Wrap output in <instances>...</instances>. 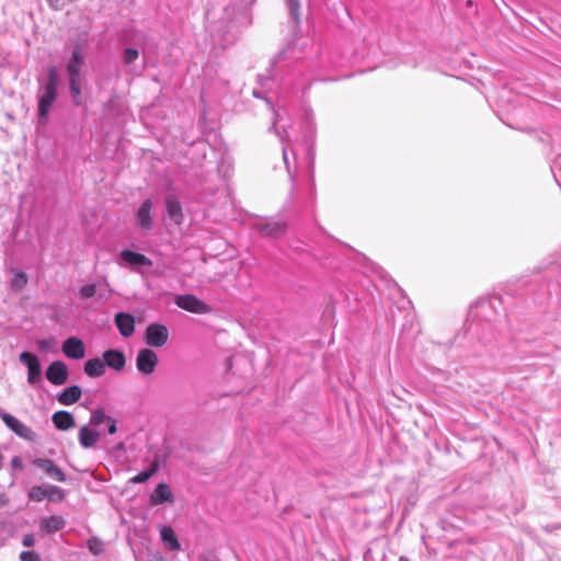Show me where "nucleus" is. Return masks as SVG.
Here are the masks:
<instances>
[{"label": "nucleus", "instance_id": "11", "mask_svg": "<svg viewBox=\"0 0 561 561\" xmlns=\"http://www.w3.org/2000/svg\"><path fill=\"white\" fill-rule=\"evenodd\" d=\"M61 351L70 359H81L85 356V345L77 336H70L62 343Z\"/></svg>", "mask_w": 561, "mask_h": 561}, {"label": "nucleus", "instance_id": "36", "mask_svg": "<svg viewBox=\"0 0 561 561\" xmlns=\"http://www.w3.org/2000/svg\"><path fill=\"white\" fill-rule=\"evenodd\" d=\"M307 157L309 159L310 178L313 180V167H314V151L311 146L308 145Z\"/></svg>", "mask_w": 561, "mask_h": 561}, {"label": "nucleus", "instance_id": "20", "mask_svg": "<svg viewBox=\"0 0 561 561\" xmlns=\"http://www.w3.org/2000/svg\"><path fill=\"white\" fill-rule=\"evenodd\" d=\"M66 526V520L60 515H51L45 517L39 523L41 531L45 534H54L61 530Z\"/></svg>", "mask_w": 561, "mask_h": 561}, {"label": "nucleus", "instance_id": "17", "mask_svg": "<svg viewBox=\"0 0 561 561\" xmlns=\"http://www.w3.org/2000/svg\"><path fill=\"white\" fill-rule=\"evenodd\" d=\"M83 62L84 56L81 51V47L77 45L66 65L68 77H80Z\"/></svg>", "mask_w": 561, "mask_h": 561}, {"label": "nucleus", "instance_id": "42", "mask_svg": "<svg viewBox=\"0 0 561 561\" xmlns=\"http://www.w3.org/2000/svg\"><path fill=\"white\" fill-rule=\"evenodd\" d=\"M553 169H561V156L557 158V160L554 161V164L552 167Z\"/></svg>", "mask_w": 561, "mask_h": 561}, {"label": "nucleus", "instance_id": "8", "mask_svg": "<svg viewBox=\"0 0 561 561\" xmlns=\"http://www.w3.org/2000/svg\"><path fill=\"white\" fill-rule=\"evenodd\" d=\"M158 365V356L151 348H141L136 357V367L139 373L150 375Z\"/></svg>", "mask_w": 561, "mask_h": 561}, {"label": "nucleus", "instance_id": "27", "mask_svg": "<svg viewBox=\"0 0 561 561\" xmlns=\"http://www.w3.org/2000/svg\"><path fill=\"white\" fill-rule=\"evenodd\" d=\"M47 495V485H34L28 491V499L35 502H42Z\"/></svg>", "mask_w": 561, "mask_h": 561}, {"label": "nucleus", "instance_id": "37", "mask_svg": "<svg viewBox=\"0 0 561 561\" xmlns=\"http://www.w3.org/2000/svg\"><path fill=\"white\" fill-rule=\"evenodd\" d=\"M253 96L257 99H264L268 105V107L273 111V119L275 118V113L278 114V112L273 107L272 102L266 99L260 91L253 90Z\"/></svg>", "mask_w": 561, "mask_h": 561}, {"label": "nucleus", "instance_id": "38", "mask_svg": "<svg viewBox=\"0 0 561 561\" xmlns=\"http://www.w3.org/2000/svg\"><path fill=\"white\" fill-rule=\"evenodd\" d=\"M22 545L27 548L33 547L35 545L34 536L32 534L24 535L22 538Z\"/></svg>", "mask_w": 561, "mask_h": 561}, {"label": "nucleus", "instance_id": "45", "mask_svg": "<svg viewBox=\"0 0 561 561\" xmlns=\"http://www.w3.org/2000/svg\"><path fill=\"white\" fill-rule=\"evenodd\" d=\"M4 414H9L8 412H5L3 409L0 408V419L3 421V415Z\"/></svg>", "mask_w": 561, "mask_h": 561}, {"label": "nucleus", "instance_id": "35", "mask_svg": "<svg viewBox=\"0 0 561 561\" xmlns=\"http://www.w3.org/2000/svg\"><path fill=\"white\" fill-rule=\"evenodd\" d=\"M21 561H41L39 556L34 551H22L20 554Z\"/></svg>", "mask_w": 561, "mask_h": 561}, {"label": "nucleus", "instance_id": "2", "mask_svg": "<svg viewBox=\"0 0 561 561\" xmlns=\"http://www.w3.org/2000/svg\"><path fill=\"white\" fill-rule=\"evenodd\" d=\"M279 119V114L275 113V118L272 122L268 131L275 133L283 145V162L288 174L289 181L291 182L293 190L296 188L297 185V154L294 150L289 151L287 142H289V135L286 129L280 131L276 124Z\"/></svg>", "mask_w": 561, "mask_h": 561}, {"label": "nucleus", "instance_id": "15", "mask_svg": "<svg viewBox=\"0 0 561 561\" xmlns=\"http://www.w3.org/2000/svg\"><path fill=\"white\" fill-rule=\"evenodd\" d=\"M105 367H110L114 370H122L126 365V357L123 351L117 348H110L102 354Z\"/></svg>", "mask_w": 561, "mask_h": 561}, {"label": "nucleus", "instance_id": "49", "mask_svg": "<svg viewBox=\"0 0 561 561\" xmlns=\"http://www.w3.org/2000/svg\"><path fill=\"white\" fill-rule=\"evenodd\" d=\"M99 297L102 299V298H106L103 294H99Z\"/></svg>", "mask_w": 561, "mask_h": 561}, {"label": "nucleus", "instance_id": "32", "mask_svg": "<svg viewBox=\"0 0 561 561\" xmlns=\"http://www.w3.org/2000/svg\"><path fill=\"white\" fill-rule=\"evenodd\" d=\"M96 294V285L94 283L83 285L80 287L78 296L82 300L92 298Z\"/></svg>", "mask_w": 561, "mask_h": 561}, {"label": "nucleus", "instance_id": "1", "mask_svg": "<svg viewBox=\"0 0 561 561\" xmlns=\"http://www.w3.org/2000/svg\"><path fill=\"white\" fill-rule=\"evenodd\" d=\"M58 83L59 73L56 67H50L47 71V79L43 85H41L37 92V111L38 122L46 124L48 119L49 111L58 95Z\"/></svg>", "mask_w": 561, "mask_h": 561}, {"label": "nucleus", "instance_id": "4", "mask_svg": "<svg viewBox=\"0 0 561 561\" xmlns=\"http://www.w3.org/2000/svg\"><path fill=\"white\" fill-rule=\"evenodd\" d=\"M144 340L151 347H162L169 340V330L164 324L150 323L146 328Z\"/></svg>", "mask_w": 561, "mask_h": 561}, {"label": "nucleus", "instance_id": "44", "mask_svg": "<svg viewBox=\"0 0 561 561\" xmlns=\"http://www.w3.org/2000/svg\"><path fill=\"white\" fill-rule=\"evenodd\" d=\"M307 127H308V130H309L310 133H313V125H312V123H311V122H308V123H307Z\"/></svg>", "mask_w": 561, "mask_h": 561}, {"label": "nucleus", "instance_id": "28", "mask_svg": "<svg viewBox=\"0 0 561 561\" xmlns=\"http://www.w3.org/2000/svg\"><path fill=\"white\" fill-rule=\"evenodd\" d=\"M47 500L50 502H62L66 497V492L61 488L53 484L47 485Z\"/></svg>", "mask_w": 561, "mask_h": 561}, {"label": "nucleus", "instance_id": "21", "mask_svg": "<svg viewBox=\"0 0 561 561\" xmlns=\"http://www.w3.org/2000/svg\"><path fill=\"white\" fill-rule=\"evenodd\" d=\"M53 424L60 431H67L75 426V417L68 411H57L51 416Z\"/></svg>", "mask_w": 561, "mask_h": 561}, {"label": "nucleus", "instance_id": "30", "mask_svg": "<svg viewBox=\"0 0 561 561\" xmlns=\"http://www.w3.org/2000/svg\"><path fill=\"white\" fill-rule=\"evenodd\" d=\"M110 417L111 416L106 415L102 408H99L91 413L89 424L98 426L104 422H107Z\"/></svg>", "mask_w": 561, "mask_h": 561}, {"label": "nucleus", "instance_id": "29", "mask_svg": "<svg viewBox=\"0 0 561 561\" xmlns=\"http://www.w3.org/2000/svg\"><path fill=\"white\" fill-rule=\"evenodd\" d=\"M289 15L291 20L295 22V24H299L300 22V0H286Z\"/></svg>", "mask_w": 561, "mask_h": 561}, {"label": "nucleus", "instance_id": "31", "mask_svg": "<svg viewBox=\"0 0 561 561\" xmlns=\"http://www.w3.org/2000/svg\"><path fill=\"white\" fill-rule=\"evenodd\" d=\"M27 284V275L22 271H18L14 273V276L11 280V287L13 289L20 290Z\"/></svg>", "mask_w": 561, "mask_h": 561}, {"label": "nucleus", "instance_id": "14", "mask_svg": "<svg viewBox=\"0 0 561 561\" xmlns=\"http://www.w3.org/2000/svg\"><path fill=\"white\" fill-rule=\"evenodd\" d=\"M119 257L125 264L131 267L152 266V261L145 254L128 249L121 251Z\"/></svg>", "mask_w": 561, "mask_h": 561}, {"label": "nucleus", "instance_id": "12", "mask_svg": "<svg viewBox=\"0 0 561 561\" xmlns=\"http://www.w3.org/2000/svg\"><path fill=\"white\" fill-rule=\"evenodd\" d=\"M45 375L49 382L60 386L68 379V367L64 362L55 360L47 367Z\"/></svg>", "mask_w": 561, "mask_h": 561}, {"label": "nucleus", "instance_id": "43", "mask_svg": "<svg viewBox=\"0 0 561 561\" xmlns=\"http://www.w3.org/2000/svg\"><path fill=\"white\" fill-rule=\"evenodd\" d=\"M554 528H558V527L554 526V525H547V526H545V530L548 531V533L552 531V529H554Z\"/></svg>", "mask_w": 561, "mask_h": 561}, {"label": "nucleus", "instance_id": "24", "mask_svg": "<svg viewBox=\"0 0 561 561\" xmlns=\"http://www.w3.org/2000/svg\"><path fill=\"white\" fill-rule=\"evenodd\" d=\"M84 373L92 378L100 377L105 373V364L99 357L90 358L84 363Z\"/></svg>", "mask_w": 561, "mask_h": 561}, {"label": "nucleus", "instance_id": "26", "mask_svg": "<svg viewBox=\"0 0 561 561\" xmlns=\"http://www.w3.org/2000/svg\"><path fill=\"white\" fill-rule=\"evenodd\" d=\"M159 469L158 461H153L150 468L140 471L130 479L131 483H145L147 482Z\"/></svg>", "mask_w": 561, "mask_h": 561}, {"label": "nucleus", "instance_id": "3", "mask_svg": "<svg viewBox=\"0 0 561 561\" xmlns=\"http://www.w3.org/2000/svg\"><path fill=\"white\" fill-rule=\"evenodd\" d=\"M175 305L188 312L196 314H206L211 311V307L192 294L178 295Z\"/></svg>", "mask_w": 561, "mask_h": 561}, {"label": "nucleus", "instance_id": "9", "mask_svg": "<svg viewBox=\"0 0 561 561\" xmlns=\"http://www.w3.org/2000/svg\"><path fill=\"white\" fill-rule=\"evenodd\" d=\"M33 465L42 470L48 478L58 482H66L67 476L66 473L54 462V460L48 458H35L33 460Z\"/></svg>", "mask_w": 561, "mask_h": 561}, {"label": "nucleus", "instance_id": "33", "mask_svg": "<svg viewBox=\"0 0 561 561\" xmlns=\"http://www.w3.org/2000/svg\"><path fill=\"white\" fill-rule=\"evenodd\" d=\"M139 57V51L133 47H126L123 51V62L126 66H130Z\"/></svg>", "mask_w": 561, "mask_h": 561}, {"label": "nucleus", "instance_id": "16", "mask_svg": "<svg viewBox=\"0 0 561 561\" xmlns=\"http://www.w3.org/2000/svg\"><path fill=\"white\" fill-rule=\"evenodd\" d=\"M165 211L173 224L180 226L184 220L183 208L180 201L174 195H169L164 201Z\"/></svg>", "mask_w": 561, "mask_h": 561}, {"label": "nucleus", "instance_id": "40", "mask_svg": "<svg viewBox=\"0 0 561 561\" xmlns=\"http://www.w3.org/2000/svg\"><path fill=\"white\" fill-rule=\"evenodd\" d=\"M107 433L110 435H113L117 432V425H116V420H114L113 417H110V420H107Z\"/></svg>", "mask_w": 561, "mask_h": 561}, {"label": "nucleus", "instance_id": "13", "mask_svg": "<svg viewBox=\"0 0 561 561\" xmlns=\"http://www.w3.org/2000/svg\"><path fill=\"white\" fill-rule=\"evenodd\" d=\"M114 322L122 336L129 337L134 334L135 318L133 314L123 311L117 312L114 317Z\"/></svg>", "mask_w": 561, "mask_h": 561}, {"label": "nucleus", "instance_id": "34", "mask_svg": "<svg viewBox=\"0 0 561 561\" xmlns=\"http://www.w3.org/2000/svg\"><path fill=\"white\" fill-rule=\"evenodd\" d=\"M88 547H89L90 552L95 556L100 554L103 550L101 541L95 538L89 540Z\"/></svg>", "mask_w": 561, "mask_h": 561}, {"label": "nucleus", "instance_id": "5", "mask_svg": "<svg viewBox=\"0 0 561 561\" xmlns=\"http://www.w3.org/2000/svg\"><path fill=\"white\" fill-rule=\"evenodd\" d=\"M254 228L263 237L278 238L286 232L287 222L284 220H277L274 218H266V219L256 221L254 224Z\"/></svg>", "mask_w": 561, "mask_h": 561}, {"label": "nucleus", "instance_id": "6", "mask_svg": "<svg viewBox=\"0 0 561 561\" xmlns=\"http://www.w3.org/2000/svg\"><path fill=\"white\" fill-rule=\"evenodd\" d=\"M20 362L27 367V381L35 386L42 381V365L39 358L31 352H22Z\"/></svg>", "mask_w": 561, "mask_h": 561}, {"label": "nucleus", "instance_id": "23", "mask_svg": "<svg viewBox=\"0 0 561 561\" xmlns=\"http://www.w3.org/2000/svg\"><path fill=\"white\" fill-rule=\"evenodd\" d=\"M81 388L79 386H70L65 388L58 396L57 400L64 405H70L76 403L81 397Z\"/></svg>", "mask_w": 561, "mask_h": 561}, {"label": "nucleus", "instance_id": "48", "mask_svg": "<svg viewBox=\"0 0 561 561\" xmlns=\"http://www.w3.org/2000/svg\"><path fill=\"white\" fill-rule=\"evenodd\" d=\"M2 467V455L0 454V468Z\"/></svg>", "mask_w": 561, "mask_h": 561}, {"label": "nucleus", "instance_id": "19", "mask_svg": "<svg viewBox=\"0 0 561 561\" xmlns=\"http://www.w3.org/2000/svg\"><path fill=\"white\" fill-rule=\"evenodd\" d=\"M173 494L171 488L167 483H159L150 494L151 505H161L165 502H172Z\"/></svg>", "mask_w": 561, "mask_h": 561}, {"label": "nucleus", "instance_id": "10", "mask_svg": "<svg viewBox=\"0 0 561 561\" xmlns=\"http://www.w3.org/2000/svg\"><path fill=\"white\" fill-rule=\"evenodd\" d=\"M3 423L19 437L26 439L28 442H34L36 438V433L28 427L26 424L19 421L12 414L3 415Z\"/></svg>", "mask_w": 561, "mask_h": 561}, {"label": "nucleus", "instance_id": "46", "mask_svg": "<svg viewBox=\"0 0 561 561\" xmlns=\"http://www.w3.org/2000/svg\"><path fill=\"white\" fill-rule=\"evenodd\" d=\"M4 414H9L8 412H5L3 409L0 408V419L3 421V415Z\"/></svg>", "mask_w": 561, "mask_h": 561}, {"label": "nucleus", "instance_id": "7", "mask_svg": "<svg viewBox=\"0 0 561 561\" xmlns=\"http://www.w3.org/2000/svg\"><path fill=\"white\" fill-rule=\"evenodd\" d=\"M153 203L150 198L142 201L137 209L135 222L141 231H150L153 228L154 219L152 216Z\"/></svg>", "mask_w": 561, "mask_h": 561}, {"label": "nucleus", "instance_id": "47", "mask_svg": "<svg viewBox=\"0 0 561 561\" xmlns=\"http://www.w3.org/2000/svg\"><path fill=\"white\" fill-rule=\"evenodd\" d=\"M4 503H5V500L3 497H0V505L4 504Z\"/></svg>", "mask_w": 561, "mask_h": 561}, {"label": "nucleus", "instance_id": "22", "mask_svg": "<svg viewBox=\"0 0 561 561\" xmlns=\"http://www.w3.org/2000/svg\"><path fill=\"white\" fill-rule=\"evenodd\" d=\"M160 538L163 545L171 551L181 550V543L171 526H162L160 529Z\"/></svg>", "mask_w": 561, "mask_h": 561}, {"label": "nucleus", "instance_id": "41", "mask_svg": "<svg viewBox=\"0 0 561 561\" xmlns=\"http://www.w3.org/2000/svg\"><path fill=\"white\" fill-rule=\"evenodd\" d=\"M38 347L41 351H45L48 347V341L47 340L38 341Z\"/></svg>", "mask_w": 561, "mask_h": 561}, {"label": "nucleus", "instance_id": "25", "mask_svg": "<svg viewBox=\"0 0 561 561\" xmlns=\"http://www.w3.org/2000/svg\"><path fill=\"white\" fill-rule=\"evenodd\" d=\"M69 92L73 105L79 106L82 104V89H81V76L80 77H68Z\"/></svg>", "mask_w": 561, "mask_h": 561}, {"label": "nucleus", "instance_id": "18", "mask_svg": "<svg viewBox=\"0 0 561 561\" xmlns=\"http://www.w3.org/2000/svg\"><path fill=\"white\" fill-rule=\"evenodd\" d=\"M100 433L92 430L89 425H83L79 430L78 440L81 447L89 449L92 448L99 440Z\"/></svg>", "mask_w": 561, "mask_h": 561}, {"label": "nucleus", "instance_id": "39", "mask_svg": "<svg viewBox=\"0 0 561 561\" xmlns=\"http://www.w3.org/2000/svg\"><path fill=\"white\" fill-rule=\"evenodd\" d=\"M11 467L14 469V470H19L21 471L23 469V462H22V458L20 456H14L12 459H11Z\"/></svg>", "mask_w": 561, "mask_h": 561}]
</instances>
